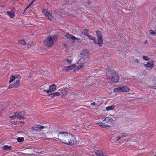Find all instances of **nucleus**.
<instances>
[{
  "label": "nucleus",
  "instance_id": "nucleus-1",
  "mask_svg": "<svg viewBox=\"0 0 156 156\" xmlns=\"http://www.w3.org/2000/svg\"><path fill=\"white\" fill-rule=\"evenodd\" d=\"M21 77L19 74H15L11 76L9 83H10L8 88H17L19 86V83Z\"/></svg>",
  "mask_w": 156,
  "mask_h": 156
},
{
  "label": "nucleus",
  "instance_id": "nucleus-2",
  "mask_svg": "<svg viewBox=\"0 0 156 156\" xmlns=\"http://www.w3.org/2000/svg\"><path fill=\"white\" fill-rule=\"evenodd\" d=\"M126 137V136L125 135L117 133L112 136L111 141L115 144V143H119L122 140H124Z\"/></svg>",
  "mask_w": 156,
  "mask_h": 156
},
{
  "label": "nucleus",
  "instance_id": "nucleus-3",
  "mask_svg": "<svg viewBox=\"0 0 156 156\" xmlns=\"http://www.w3.org/2000/svg\"><path fill=\"white\" fill-rule=\"evenodd\" d=\"M61 142H62L64 144H68L70 145H73L76 142V141L75 139L74 136L72 135V138H67L64 139H60L59 138H57Z\"/></svg>",
  "mask_w": 156,
  "mask_h": 156
},
{
  "label": "nucleus",
  "instance_id": "nucleus-4",
  "mask_svg": "<svg viewBox=\"0 0 156 156\" xmlns=\"http://www.w3.org/2000/svg\"><path fill=\"white\" fill-rule=\"evenodd\" d=\"M129 90V88L127 86H122L114 89V91L115 92H128Z\"/></svg>",
  "mask_w": 156,
  "mask_h": 156
},
{
  "label": "nucleus",
  "instance_id": "nucleus-5",
  "mask_svg": "<svg viewBox=\"0 0 156 156\" xmlns=\"http://www.w3.org/2000/svg\"><path fill=\"white\" fill-rule=\"evenodd\" d=\"M58 137L60 139H64L67 138H72V135L66 132L60 133H58Z\"/></svg>",
  "mask_w": 156,
  "mask_h": 156
},
{
  "label": "nucleus",
  "instance_id": "nucleus-6",
  "mask_svg": "<svg viewBox=\"0 0 156 156\" xmlns=\"http://www.w3.org/2000/svg\"><path fill=\"white\" fill-rule=\"evenodd\" d=\"M44 43L46 46L51 47L53 44V38L49 37L45 40Z\"/></svg>",
  "mask_w": 156,
  "mask_h": 156
},
{
  "label": "nucleus",
  "instance_id": "nucleus-7",
  "mask_svg": "<svg viewBox=\"0 0 156 156\" xmlns=\"http://www.w3.org/2000/svg\"><path fill=\"white\" fill-rule=\"evenodd\" d=\"M154 61L151 60L148 62L147 64H145V67L148 70L151 69L154 66Z\"/></svg>",
  "mask_w": 156,
  "mask_h": 156
},
{
  "label": "nucleus",
  "instance_id": "nucleus-8",
  "mask_svg": "<svg viewBox=\"0 0 156 156\" xmlns=\"http://www.w3.org/2000/svg\"><path fill=\"white\" fill-rule=\"evenodd\" d=\"M89 61V58L88 56H83L78 61L77 63L79 64L84 65Z\"/></svg>",
  "mask_w": 156,
  "mask_h": 156
},
{
  "label": "nucleus",
  "instance_id": "nucleus-9",
  "mask_svg": "<svg viewBox=\"0 0 156 156\" xmlns=\"http://www.w3.org/2000/svg\"><path fill=\"white\" fill-rule=\"evenodd\" d=\"M43 13L45 16L46 18L50 20H52L54 19L53 16L52 15L48 12L46 10H44L42 11Z\"/></svg>",
  "mask_w": 156,
  "mask_h": 156
},
{
  "label": "nucleus",
  "instance_id": "nucleus-10",
  "mask_svg": "<svg viewBox=\"0 0 156 156\" xmlns=\"http://www.w3.org/2000/svg\"><path fill=\"white\" fill-rule=\"evenodd\" d=\"M76 67V64H73L70 66H63L62 68V70L64 71H67L73 69H74Z\"/></svg>",
  "mask_w": 156,
  "mask_h": 156
},
{
  "label": "nucleus",
  "instance_id": "nucleus-11",
  "mask_svg": "<svg viewBox=\"0 0 156 156\" xmlns=\"http://www.w3.org/2000/svg\"><path fill=\"white\" fill-rule=\"evenodd\" d=\"M56 87V86L54 84L49 87L48 90H47V93L48 94H50L53 92L55 90Z\"/></svg>",
  "mask_w": 156,
  "mask_h": 156
},
{
  "label": "nucleus",
  "instance_id": "nucleus-12",
  "mask_svg": "<svg viewBox=\"0 0 156 156\" xmlns=\"http://www.w3.org/2000/svg\"><path fill=\"white\" fill-rule=\"evenodd\" d=\"M20 113L18 112H16L15 113L14 115L13 116H10L11 119H15L16 118H17L19 119H23L24 118L23 116L21 115L20 114Z\"/></svg>",
  "mask_w": 156,
  "mask_h": 156
},
{
  "label": "nucleus",
  "instance_id": "nucleus-13",
  "mask_svg": "<svg viewBox=\"0 0 156 156\" xmlns=\"http://www.w3.org/2000/svg\"><path fill=\"white\" fill-rule=\"evenodd\" d=\"M63 36L65 37L67 39L71 41H75V40H77V39L75 37L70 35L68 33L64 34Z\"/></svg>",
  "mask_w": 156,
  "mask_h": 156
},
{
  "label": "nucleus",
  "instance_id": "nucleus-14",
  "mask_svg": "<svg viewBox=\"0 0 156 156\" xmlns=\"http://www.w3.org/2000/svg\"><path fill=\"white\" fill-rule=\"evenodd\" d=\"M73 59V58L65 59L63 62V64L65 65H67L71 64L72 62Z\"/></svg>",
  "mask_w": 156,
  "mask_h": 156
},
{
  "label": "nucleus",
  "instance_id": "nucleus-15",
  "mask_svg": "<svg viewBox=\"0 0 156 156\" xmlns=\"http://www.w3.org/2000/svg\"><path fill=\"white\" fill-rule=\"evenodd\" d=\"M89 53V51L87 49H83L80 52V55L84 56H87Z\"/></svg>",
  "mask_w": 156,
  "mask_h": 156
},
{
  "label": "nucleus",
  "instance_id": "nucleus-16",
  "mask_svg": "<svg viewBox=\"0 0 156 156\" xmlns=\"http://www.w3.org/2000/svg\"><path fill=\"white\" fill-rule=\"evenodd\" d=\"M111 79H112L113 82L115 83H116L119 80V77L118 74H115L111 76Z\"/></svg>",
  "mask_w": 156,
  "mask_h": 156
},
{
  "label": "nucleus",
  "instance_id": "nucleus-17",
  "mask_svg": "<svg viewBox=\"0 0 156 156\" xmlns=\"http://www.w3.org/2000/svg\"><path fill=\"white\" fill-rule=\"evenodd\" d=\"M97 123L100 126H101L102 128L110 127V126L106 124L105 123L102 122L98 121Z\"/></svg>",
  "mask_w": 156,
  "mask_h": 156
},
{
  "label": "nucleus",
  "instance_id": "nucleus-18",
  "mask_svg": "<svg viewBox=\"0 0 156 156\" xmlns=\"http://www.w3.org/2000/svg\"><path fill=\"white\" fill-rule=\"evenodd\" d=\"M6 13L10 18H12L15 16V12L12 11H7Z\"/></svg>",
  "mask_w": 156,
  "mask_h": 156
},
{
  "label": "nucleus",
  "instance_id": "nucleus-19",
  "mask_svg": "<svg viewBox=\"0 0 156 156\" xmlns=\"http://www.w3.org/2000/svg\"><path fill=\"white\" fill-rule=\"evenodd\" d=\"M115 106L113 105L109 106L106 107L105 109L107 111H109L113 110L115 108Z\"/></svg>",
  "mask_w": 156,
  "mask_h": 156
},
{
  "label": "nucleus",
  "instance_id": "nucleus-20",
  "mask_svg": "<svg viewBox=\"0 0 156 156\" xmlns=\"http://www.w3.org/2000/svg\"><path fill=\"white\" fill-rule=\"evenodd\" d=\"M98 41L97 44H98L100 46H101L103 44V40L102 38H98Z\"/></svg>",
  "mask_w": 156,
  "mask_h": 156
},
{
  "label": "nucleus",
  "instance_id": "nucleus-21",
  "mask_svg": "<svg viewBox=\"0 0 156 156\" xmlns=\"http://www.w3.org/2000/svg\"><path fill=\"white\" fill-rule=\"evenodd\" d=\"M113 120L111 118L106 117L103 121H106L108 123H110L112 122Z\"/></svg>",
  "mask_w": 156,
  "mask_h": 156
},
{
  "label": "nucleus",
  "instance_id": "nucleus-22",
  "mask_svg": "<svg viewBox=\"0 0 156 156\" xmlns=\"http://www.w3.org/2000/svg\"><path fill=\"white\" fill-rule=\"evenodd\" d=\"M84 66V65L80 64L78 66H77L76 65V67L75 68L74 71H75L78 70L79 69L82 68Z\"/></svg>",
  "mask_w": 156,
  "mask_h": 156
},
{
  "label": "nucleus",
  "instance_id": "nucleus-23",
  "mask_svg": "<svg viewBox=\"0 0 156 156\" xmlns=\"http://www.w3.org/2000/svg\"><path fill=\"white\" fill-rule=\"evenodd\" d=\"M96 33L98 38L102 37V34L101 31H97L96 32Z\"/></svg>",
  "mask_w": 156,
  "mask_h": 156
},
{
  "label": "nucleus",
  "instance_id": "nucleus-24",
  "mask_svg": "<svg viewBox=\"0 0 156 156\" xmlns=\"http://www.w3.org/2000/svg\"><path fill=\"white\" fill-rule=\"evenodd\" d=\"M87 36L89 37V39L93 41V42L95 44H97V42H96V40L94 37L88 34L87 35Z\"/></svg>",
  "mask_w": 156,
  "mask_h": 156
},
{
  "label": "nucleus",
  "instance_id": "nucleus-25",
  "mask_svg": "<svg viewBox=\"0 0 156 156\" xmlns=\"http://www.w3.org/2000/svg\"><path fill=\"white\" fill-rule=\"evenodd\" d=\"M61 92L62 97L66 95L67 93V91L64 89L62 90Z\"/></svg>",
  "mask_w": 156,
  "mask_h": 156
},
{
  "label": "nucleus",
  "instance_id": "nucleus-26",
  "mask_svg": "<svg viewBox=\"0 0 156 156\" xmlns=\"http://www.w3.org/2000/svg\"><path fill=\"white\" fill-rule=\"evenodd\" d=\"M12 147L11 146H8L5 145L3 146V149L4 150H8L11 149Z\"/></svg>",
  "mask_w": 156,
  "mask_h": 156
},
{
  "label": "nucleus",
  "instance_id": "nucleus-27",
  "mask_svg": "<svg viewBox=\"0 0 156 156\" xmlns=\"http://www.w3.org/2000/svg\"><path fill=\"white\" fill-rule=\"evenodd\" d=\"M17 140L19 142H22L24 141V138L23 137H18L17 138Z\"/></svg>",
  "mask_w": 156,
  "mask_h": 156
},
{
  "label": "nucleus",
  "instance_id": "nucleus-28",
  "mask_svg": "<svg viewBox=\"0 0 156 156\" xmlns=\"http://www.w3.org/2000/svg\"><path fill=\"white\" fill-rule=\"evenodd\" d=\"M143 59L145 61H148L149 59V58L147 56L145 55H143L142 56Z\"/></svg>",
  "mask_w": 156,
  "mask_h": 156
},
{
  "label": "nucleus",
  "instance_id": "nucleus-29",
  "mask_svg": "<svg viewBox=\"0 0 156 156\" xmlns=\"http://www.w3.org/2000/svg\"><path fill=\"white\" fill-rule=\"evenodd\" d=\"M53 96H58L60 95V93L59 92H56L55 93L51 94Z\"/></svg>",
  "mask_w": 156,
  "mask_h": 156
},
{
  "label": "nucleus",
  "instance_id": "nucleus-30",
  "mask_svg": "<svg viewBox=\"0 0 156 156\" xmlns=\"http://www.w3.org/2000/svg\"><path fill=\"white\" fill-rule=\"evenodd\" d=\"M149 33L152 35H155L156 33L153 30H151L149 31Z\"/></svg>",
  "mask_w": 156,
  "mask_h": 156
},
{
  "label": "nucleus",
  "instance_id": "nucleus-31",
  "mask_svg": "<svg viewBox=\"0 0 156 156\" xmlns=\"http://www.w3.org/2000/svg\"><path fill=\"white\" fill-rule=\"evenodd\" d=\"M44 128V126H43L40 125H37V128H38V130L43 129Z\"/></svg>",
  "mask_w": 156,
  "mask_h": 156
},
{
  "label": "nucleus",
  "instance_id": "nucleus-32",
  "mask_svg": "<svg viewBox=\"0 0 156 156\" xmlns=\"http://www.w3.org/2000/svg\"><path fill=\"white\" fill-rule=\"evenodd\" d=\"M20 44L22 45H24L25 44V42L24 40H21L19 41Z\"/></svg>",
  "mask_w": 156,
  "mask_h": 156
},
{
  "label": "nucleus",
  "instance_id": "nucleus-33",
  "mask_svg": "<svg viewBox=\"0 0 156 156\" xmlns=\"http://www.w3.org/2000/svg\"><path fill=\"white\" fill-rule=\"evenodd\" d=\"M87 30L85 29L82 32V33L84 34L87 35L88 34Z\"/></svg>",
  "mask_w": 156,
  "mask_h": 156
},
{
  "label": "nucleus",
  "instance_id": "nucleus-34",
  "mask_svg": "<svg viewBox=\"0 0 156 156\" xmlns=\"http://www.w3.org/2000/svg\"><path fill=\"white\" fill-rule=\"evenodd\" d=\"M32 129L33 130L38 131V128H37V125L35 126L32 127Z\"/></svg>",
  "mask_w": 156,
  "mask_h": 156
},
{
  "label": "nucleus",
  "instance_id": "nucleus-35",
  "mask_svg": "<svg viewBox=\"0 0 156 156\" xmlns=\"http://www.w3.org/2000/svg\"><path fill=\"white\" fill-rule=\"evenodd\" d=\"M95 153L96 156H99L101 154L98 151H96Z\"/></svg>",
  "mask_w": 156,
  "mask_h": 156
},
{
  "label": "nucleus",
  "instance_id": "nucleus-36",
  "mask_svg": "<svg viewBox=\"0 0 156 156\" xmlns=\"http://www.w3.org/2000/svg\"><path fill=\"white\" fill-rule=\"evenodd\" d=\"M36 0H32L30 3V5H32L36 1Z\"/></svg>",
  "mask_w": 156,
  "mask_h": 156
},
{
  "label": "nucleus",
  "instance_id": "nucleus-37",
  "mask_svg": "<svg viewBox=\"0 0 156 156\" xmlns=\"http://www.w3.org/2000/svg\"><path fill=\"white\" fill-rule=\"evenodd\" d=\"M31 5H30V4L28 6H27V7H26V9H28Z\"/></svg>",
  "mask_w": 156,
  "mask_h": 156
},
{
  "label": "nucleus",
  "instance_id": "nucleus-38",
  "mask_svg": "<svg viewBox=\"0 0 156 156\" xmlns=\"http://www.w3.org/2000/svg\"><path fill=\"white\" fill-rule=\"evenodd\" d=\"M95 105V102H93V103L90 104L91 105Z\"/></svg>",
  "mask_w": 156,
  "mask_h": 156
},
{
  "label": "nucleus",
  "instance_id": "nucleus-39",
  "mask_svg": "<svg viewBox=\"0 0 156 156\" xmlns=\"http://www.w3.org/2000/svg\"><path fill=\"white\" fill-rule=\"evenodd\" d=\"M135 60L137 63H138L139 62V61L137 59H136Z\"/></svg>",
  "mask_w": 156,
  "mask_h": 156
},
{
  "label": "nucleus",
  "instance_id": "nucleus-40",
  "mask_svg": "<svg viewBox=\"0 0 156 156\" xmlns=\"http://www.w3.org/2000/svg\"><path fill=\"white\" fill-rule=\"evenodd\" d=\"M43 91H44V92H46L47 93V90H46L45 89H44L43 90Z\"/></svg>",
  "mask_w": 156,
  "mask_h": 156
},
{
  "label": "nucleus",
  "instance_id": "nucleus-41",
  "mask_svg": "<svg viewBox=\"0 0 156 156\" xmlns=\"http://www.w3.org/2000/svg\"><path fill=\"white\" fill-rule=\"evenodd\" d=\"M147 43V41H145V44H146Z\"/></svg>",
  "mask_w": 156,
  "mask_h": 156
},
{
  "label": "nucleus",
  "instance_id": "nucleus-42",
  "mask_svg": "<svg viewBox=\"0 0 156 156\" xmlns=\"http://www.w3.org/2000/svg\"><path fill=\"white\" fill-rule=\"evenodd\" d=\"M31 44H32L30 45L31 46H33L34 44L33 42L31 43Z\"/></svg>",
  "mask_w": 156,
  "mask_h": 156
},
{
  "label": "nucleus",
  "instance_id": "nucleus-43",
  "mask_svg": "<svg viewBox=\"0 0 156 156\" xmlns=\"http://www.w3.org/2000/svg\"><path fill=\"white\" fill-rule=\"evenodd\" d=\"M19 122L20 123H23L24 122H23L22 121H20Z\"/></svg>",
  "mask_w": 156,
  "mask_h": 156
},
{
  "label": "nucleus",
  "instance_id": "nucleus-44",
  "mask_svg": "<svg viewBox=\"0 0 156 156\" xmlns=\"http://www.w3.org/2000/svg\"><path fill=\"white\" fill-rule=\"evenodd\" d=\"M99 156H104L103 154H100Z\"/></svg>",
  "mask_w": 156,
  "mask_h": 156
},
{
  "label": "nucleus",
  "instance_id": "nucleus-45",
  "mask_svg": "<svg viewBox=\"0 0 156 156\" xmlns=\"http://www.w3.org/2000/svg\"><path fill=\"white\" fill-rule=\"evenodd\" d=\"M54 139H57L56 138H54V139H52V138H51V139H53L54 140Z\"/></svg>",
  "mask_w": 156,
  "mask_h": 156
},
{
  "label": "nucleus",
  "instance_id": "nucleus-46",
  "mask_svg": "<svg viewBox=\"0 0 156 156\" xmlns=\"http://www.w3.org/2000/svg\"><path fill=\"white\" fill-rule=\"evenodd\" d=\"M155 88H156V86H155Z\"/></svg>",
  "mask_w": 156,
  "mask_h": 156
},
{
  "label": "nucleus",
  "instance_id": "nucleus-47",
  "mask_svg": "<svg viewBox=\"0 0 156 156\" xmlns=\"http://www.w3.org/2000/svg\"><path fill=\"white\" fill-rule=\"evenodd\" d=\"M154 156H156V155H155Z\"/></svg>",
  "mask_w": 156,
  "mask_h": 156
}]
</instances>
